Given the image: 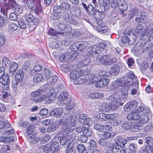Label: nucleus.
<instances>
[{
	"label": "nucleus",
	"mask_w": 153,
	"mask_h": 153,
	"mask_svg": "<svg viewBox=\"0 0 153 153\" xmlns=\"http://www.w3.org/2000/svg\"><path fill=\"white\" fill-rule=\"evenodd\" d=\"M109 75H110V73L108 72H107L105 71H101L98 73L99 76L101 77L108 76Z\"/></svg>",
	"instance_id": "54"
},
{
	"label": "nucleus",
	"mask_w": 153,
	"mask_h": 153,
	"mask_svg": "<svg viewBox=\"0 0 153 153\" xmlns=\"http://www.w3.org/2000/svg\"><path fill=\"white\" fill-rule=\"evenodd\" d=\"M62 15L63 19L66 22L74 25H76L77 23V22L76 20L73 19L71 17H70L68 13L63 11Z\"/></svg>",
	"instance_id": "15"
},
{
	"label": "nucleus",
	"mask_w": 153,
	"mask_h": 153,
	"mask_svg": "<svg viewBox=\"0 0 153 153\" xmlns=\"http://www.w3.org/2000/svg\"><path fill=\"white\" fill-rule=\"evenodd\" d=\"M4 68H1L0 69V82L2 85H6V89H9L8 85L10 83V81L8 76L4 74Z\"/></svg>",
	"instance_id": "8"
},
{
	"label": "nucleus",
	"mask_w": 153,
	"mask_h": 153,
	"mask_svg": "<svg viewBox=\"0 0 153 153\" xmlns=\"http://www.w3.org/2000/svg\"><path fill=\"white\" fill-rule=\"evenodd\" d=\"M2 62L3 64L5 65L6 67L7 66V64H10L11 63L10 60L5 56L3 57L2 60Z\"/></svg>",
	"instance_id": "57"
},
{
	"label": "nucleus",
	"mask_w": 153,
	"mask_h": 153,
	"mask_svg": "<svg viewBox=\"0 0 153 153\" xmlns=\"http://www.w3.org/2000/svg\"><path fill=\"white\" fill-rule=\"evenodd\" d=\"M84 74V70H76L71 71L70 74V77L72 79L76 80L80 76Z\"/></svg>",
	"instance_id": "12"
},
{
	"label": "nucleus",
	"mask_w": 153,
	"mask_h": 153,
	"mask_svg": "<svg viewBox=\"0 0 153 153\" xmlns=\"http://www.w3.org/2000/svg\"><path fill=\"white\" fill-rule=\"evenodd\" d=\"M26 4L29 8L35 11L36 13H38L41 10L40 4L37 5L35 0H27Z\"/></svg>",
	"instance_id": "10"
},
{
	"label": "nucleus",
	"mask_w": 153,
	"mask_h": 153,
	"mask_svg": "<svg viewBox=\"0 0 153 153\" xmlns=\"http://www.w3.org/2000/svg\"><path fill=\"white\" fill-rule=\"evenodd\" d=\"M18 125L19 126H22L26 128H27L31 125L28 123L26 122H23L22 120H20Z\"/></svg>",
	"instance_id": "52"
},
{
	"label": "nucleus",
	"mask_w": 153,
	"mask_h": 153,
	"mask_svg": "<svg viewBox=\"0 0 153 153\" xmlns=\"http://www.w3.org/2000/svg\"><path fill=\"white\" fill-rule=\"evenodd\" d=\"M77 148L78 151L79 153H82L85 150V147L82 144H78L77 146Z\"/></svg>",
	"instance_id": "46"
},
{
	"label": "nucleus",
	"mask_w": 153,
	"mask_h": 153,
	"mask_svg": "<svg viewBox=\"0 0 153 153\" xmlns=\"http://www.w3.org/2000/svg\"><path fill=\"white\" fill-rule=\"evenodd\" d=\"M59 127V124H54L51 126H48L47 128V131L48 132H51L55 131Z\"/></svg>",
	"instance_id": "36"
},
{
	"label": "nucleus",
	"mask_w": 153,
	"mask_h": 153,
	"mask_svg": "<svg viewBox=\"0 0 153 153\" xmlns=\"http://www.w3.org/2000/svg\"><path fill=\"white\" fill-rule=\"evenodd\" d=\"M85 114H81L79 118V121L80 123H84L85 121Z\"/></svg>",
	"instance_id": "62"
},
{
	"label": "nucleus",
	"mask_w": 153,
	"mask_h": 153,
	"mask_svg": "<svg viewBox=\"0 0 153 153\" xmlns=\"http://www.w3.org/2000/svg\"><path fill=\"white\" fill-rule=\"evenodd\" d=\"M149 118L147 115L144 114H141L140 115L138 122L141 124L146 123L149 120Z\"/></svg>",
	"instance_id": "25"
},
{
	"label": "nucleus",
	"mask_w": 153,
	"mask_h": 153,
	"mask_svg": "<svg viewBox=\"0 0 153 153\" xmlns=\"http://www.w3.org/2000/svg\"><path fill=\"white\" fill-rule=\"evenodd\" d=\"M63 113V109L61 107L55 108L52 110L50 112L51 116H55L58 118Z\"/></svg>",
	"instance_id": "18"
},
{
	"label": "nucleus",
	"mask_w": 153,
	"mask_h": 153,
	"mask_svg": "<svg viewBox=\"0 0 153 153\" xmlns=\"http://www.w3.org/2000/svg\"><path fill=\"white\" fill-rule=\"evenodd\" d=\"M24 72L22 70H18L16 72L15 75V79H16L18 82H21L24 76Z\"/></svg>",
	"instance_id": "21"
},
{
	"label": "nucleus",
	"mask_w": 153,
	"mask_h": 153,
	"mask_svg": "<svg viewBox=\"0 0 153 153\" xmlns=\"http://www.w3.org/2000/svg\"><path fill=\"white\" fill-rule=\"evenodd\" d=\"M111 5L113 8H116L119 6V3L117 0H112L111 2Z\"/></svg>",
	"instance_id": "53"
},
{
	"label": "nucleus",
	"mask_w": 153,
	"mask_h": 153,
	"mask_svg": "<svg viewBox=\"0 0 153 153\" xmlns=\"http://www.w3.org/2000/svg\"><path fill=\"white\" fill-rule=\"evenodd\" d=\"M136 77L132 72L129 71L126 76L113 82V87L115 89L120 86H127L129 88L131 87H132V88H137L138 86V82L136 80Z\"/></svg>",
	"instance_id": "3"
},
{
	"label": "nucleus",
	"mask_w": 153,
	"mask_h": 153,
	"mask_svg": "<svg viewBox=\"0 0 153 153\" xmlns=\"http://www.w3.org/2000/svg\"><path fill=\"white\" fill-rule=\"evenodd\" d=\"M11 126L9 122H5L3 121L0 120V129L6 128H8L11 127Z\"/></svg>",
	"instance_id": "32"
},
{
	"label": "nucleus",
	"mask_w": 153,
	"mask_h": 153,
	"mask_svg": "<svg viewBox=\"0 0 153 153\" xmlns=\"http://www.w3.org/2000/svg\"><path fill=\"white\" fill-rule=\"evenodd\" d=\"M137 111L141 114L148 113L150 111V109L149 107H144L143 105H141L137 108Z\"/></svg>",
	"instance_id": "23"
},
{
	"label": "nucleus",
	"mask_w": 153,
	"mask_h": 153,
	"mask_svg": "<svg viewBox=\"0 0 153 153\" xmlns=\"http://www.w3.org/2000/svg\"><path fill=\"white\" fill-rule=\"evenodd\" d=\"M145 149L147 153H152L153 152V148L150 145L146 146Z\"/></svg>",
	"instance_id": "61"
},
{
	"label": "nucleus",
	"mask_w": 153,
	"mask_h": 153,
	"mask_svg": "<svg viewBox=\"0 0 153 153\" xmlns=\"http://www.w3.org/2000/svg\"><path fill=\"white\" fill-rule=\"evenodd\" d=\"M142 36H147V41L142 47L140 44H136L132 52L136 56H138L140 52H143V49H146L153 52V27L150 28L148 26L146 30H144L141 34Z\"/></svg>",
	"instance_id": "2"
},
{
	"label": "nucleus",
	"mask_w": 153,
	"mask_h": 153,
	"mask_svg": "<svg viewBox=\"0 0 153 153\" xmlns=\"http://www.w3.org/2000/svg\"><path fill=\"white\" fill-rule=\"evenodd\" d=\"M108 126L106 125H103L97 124L94 126V128L97 130L102 132L104 131V129L107 130V128H108Z\"/></svg>",
	"instance_id": "28"
},
{
	"label": "nucleus",
	"mask_w": 153,
	"mask_h": 153,
	"mask_svg": "<svg viewBox=\"0 0 153 153\" xmlns=\"http://www.w3.org/2000/svg\"><path fill=\"white\" fill-rule=\"evenodd\" d=\"M10 150V147L7 145H5L1 148L0 150L1 153H6L7 151Z\"/></svg>",
	"instance_id": "50"
},
{
	"label": "nucleus",
	"mask_w": 153,
	"mask_h": 153,
	"mask_svg": "<svg viewBox=\"0 0 153 153\" xmlns=\"http://www.w3.org/2000/svg\"><path fill=\"white\" fill-rule=\"evenodd\" d=\"M7 143H9L13 142L16 139L15 137L14 136L6 137Z\"/></svg>",
	"instance_id": "60"
},
{
	"label": "nucleus",
	"mask_w": 153,
	"mask_h": 153,
	"mask_svg": "<svg viewBox=\"0 0 153 153\" xmlns=\"http://www.w3.org/2000/svg\"><path fill=\"white\" fill-rule=\"evenodd\" d=\"M15 12L18 14H20L22 12V7L19 5H18L16 4H15V6H13Z\"/></svg>",
	"instance_id": "47"
},
{
	"label": "nucleus",
	"mask_w": 153,
	"mask_h": 153,
	"mask_svg": "<svg viewBox=\"0 0 153 153\" xmlns=\"http://www.w3.org/2000/svg\"><path fill=\"white\" fill-rule=\"evenodd\" d=\"M76 45L78 47V49L81 51L87 47V42H78L76 43Z\"/></svg>",
	"instance_id": "27"
},
{
	"label": "nucleus",
	"mask_w": 153,
	"mask_h": 153,
	"mask_svg": "<svg viewBox=\"0 0 153 153\" xmlns=\"http://www.w3.org/2000/svg\"><path fill=\"white\" fill-rule=\"evenodd\" d=\"M110 102L108 104L110 110H114L119 107L120 103L122 99L117 95H113L110 96L108 98Z\"/></svg>",
	"instance_id": "7"
},
{
	"label": "nucleus",
	"mask_w": 153,
	"mask_h": 153,
	"mask_svg": "<svg viewBox=\"0 0 153 153\" xmlns=\"http://www.w3.org/2000/svg\"><path fill=\"white\" fill-rule=\"evenodd\" d=\"M57 79L58 77L56 75H53L48 79L47 84L48 85L53 84L56 82Z\"/></svg>",
	"instance_id": "29"
},
{
	"label": "nucleus",
	"mask_w": 153,
	"mask_h": 153,
	"mask_svg": "<svg viewBox=\"0 0 153 153\" xmlns=\"http://www.w3.org/2000/svg\"><path fill=\"white\" fill-rule=\"evenodd\" d=\"M25 20L28 22H32L34 19L33 16L30 13H28L25 14Z\"/></svg>",
	"instance_id": "33"
},
{
	"label": "nucleus",
	"mask_w": 153,
	"mask_h": 153,
	"mask_svg": "<svg viewBox=\"0 0 153 153\" xmlns=\"http://www.w3.org/2000/svg\"><path fill=\"white\" fill-rule=\"evenodd\" d=\"M103 50V48H102L99 46H98L94 45L92 47L91 46L88 48L87 49V52L89 55L92 54L93 57L96 58V61L100 63L103 65H109L110 62H108V60L107 59V56L106 55L97 58L101 54Z\"/></svg>",
	"instance_id": "4"
},
{
	"label": "nucleus",
	"mask_w": 153,
	"mask_h": 153,
	"mask_svg": "<svg viewBox=\"0 0 153 153\" xmlns=\"http://www.w3.org/2000/svg\"><path fill=\"white\" fill-rule=\"evenodd\" d=\"M67 26H66L64 23H61L59 24L58 28L59 30L62 31L65 30V31H66L67 29L68 28L67 27Z\"/></svg>",
	"instance_id": "55"
},
{
	"label": "nucleus",
	"mask_w": 153,
	"mask_h": 153,
	"mask_svg": "<svg viewBox=\"0 0 153 153\" xmlns=\"http://www.w3.org/2000/svg\"><path fill=\"white\" fill-rule=\"evenodd\" d=\"M109 82L108 79L101 78L97 81L95 83V86L97 87H102L106 86Z\"/></svg>",
	"instance_id": "14"
},
{
	"label": "nucleus",
	"mask_w": 153,
	"mask_h": 153,
	"mask_svg": "<svg viewBox=\"0 0 153 153\" xmlns=\"http://www.w3.org/2000/svg\"><path fill=\"white\" fill-rule=\"evenodd\" d=\"M105 10H103L102 11H95L94 12V15L96 18L98 19H101L104 17L105 15L104 12Z\"/></svg>",
	"instance_id": "26"
},
{
	"label": "nucleus",
	"mask_w": 153,
	"mask_h": 153,
	"mask_svg": "<svg viewBox=\"0 0 153 153\" xmlns=\"http://www.w3.org/2000/svg\"><path fill=\"white\" fill-rule=\"evenodd\" d=\"M48 113V110L45 108L41 109L39 112V114L41 115L45 116Z\"/></svg>",
	"instance_id": "63"
},
{
	"label": "nucleus",
	"mask_w": 153,
	"mask_h": 153,
	"mask_svg": "<svg viewBox=\"0 0 153 153\" xmlns=\"http://www.w3.org/2000/svg\"><path fill=\"white\" fill-rule=\"evenodd\" d=\"M99 119L100 120L102 121H105L108 120L107 119V114L103 113L100 114Z\"/></svg>",
	"instance_id": "58"
},
{
	"label": "nucleus",
	"mask_w": 153,
	"mask_h": 153,
	"mask_svg": "<svg viewBox=\"0 0 153 153\" xmlns=\"http://www.w3.org/2000/svg\"><path fill=\"white\" fill-rule=\"evenodd\" d=\"M107 127H108L107 130L106 129L105 130L104 129V131L102 132V133L101 134V137L103 139H108L111 136V134L110 130L111 127L110 126H108Z\"/></svg>",
	"instance_id": "22"
},
{
	"label": "nucleus",
	"mask_w": 153,
	"mask_h": 153,
	"mask_svg": "<svg viewBox=\"0 0 153 153\" xmlns=\"http://www.w3.org/2000/svg\"><path fill=\"white\" fill-rule=\"evenodd\" d=\"M34 128V126L31 125L27 128V129L25 132V134L29 136L33 131Z\"/></svg>",
	"instance_id": "48"
},
{
	"label": "nucleus",
	"mask_w": 153,
	"mask_h": 153,
	"mask_svg": "<svg viewBox=\"0 0 153 153\" xmlns=\"http://www.w3.org/2000/svg\"><path fill=\"white\" fill-rule=\"evenodd\" d=\"M143 29V26L142 24H139L136 28L135 30L136 34H138L140 33Z\"/></svg>",
	"instance_id": "45"
},
{
	"label": "nucleus",
	"mask_w": 153,
	"mask_h": 153,
	"mask_svg": "<svg viewBox=\"0 0 153 153\" xmlns=\"http://www.w3.org/2000/svg\"><path fill=\"white\" fill-rule=\"evenodd\" d=\"M114 65H112L110 70V73L113 75H116L119 73L121 67L120 63Z\"/></svg>",
	"instance_id": "16"
},
{
	"label": "nucleus",
	"mask_w": 153,
	"mask_h": 153,
	"mask_svg": "<svg viewBox=\"0 0 153 153\" xmlns=\"http://www.w3.org/2000/svg\"><path fill=\"white\" fill-rule=\"evenodd\" d=\"M71 67L68 64L63 65L61 67V70L64 72L67 73L70 70Z\"/></svg>",
	"instance_id": "35"
},
{
	"label": "nucleus",
	"mask_w": 153,
	"mask_h": 153,
	"mask_svg": "<svg viewBox=\"0 0 153 153\" xmlns=\"http://www.w3.org/2000/svg\"><path fill=\"white\" fill-rule=\"evenodd\" d=\"M138 102L134 100L132 101L129 102L124 106L125 111H126L130 110H133L135 109L137 107Z\"/></svg>",
	"instance_id": "13"
},
{
	"label": "nucleus",
	"mask_w": 153,
	"mask_h": 153,
	"mask_svg": "<svg viewBox=\"0 0 153 153\" xmlns=\"http://www.w3.org/2000/svg\"><path fill=\"white\" fill-rule=\"evenodd\" d=\"M145 142L148 144H153V139L151 137H148L145 139Z\"/></svg>",
	"instance_id": "64"
},
{
	"label": "nucleus",
	"mask_w": 153,
	"mask_h": 153,
	"mask_svg": "<svg viewBox=\"0 0 153 153\" xmlns=\"http://www.w3.org/2000/svg\"><path fill=\"white\" fill-rule=\"evenodd\" d=\"M60 7L62 10H66L70 8V5L68 3L64 2L61 3Z\"/></svg>",
	"instance_id": "39"
},
{
	"label": "nucleus",
	"mask_w": 153,
	"mask_h": 153,
	"mask_svg": "<svg viewBox=\"0 0 153 153\" xmlns=\"http://www.w3.org/2000/svg\"><path fill=\"white\" fill-rule=\"evenodd\" d=\"M53 144L54 145V147H53V143H49L45 146H43L42 148L43 149L45 152L48 153L53 150H57V148L59 147V144L58 142H55Z\"/></svg>",
	"instance_id": "11"
},
{
	"label": "nucleus",
	"mask_w": 153,
	"mask_h": 153,
	"mask_svg": "<svg viewBox=\"0 0 153 153\" xmlns=\"http://www.w3.org/2000/svg\"><path fill=\"white\" fill-rule=\"evenodd\" d=\"M68 93L65 92L62 93L58 96L57 103L59 105H63L66 104L69 101L67 100L68 99Z\"/></svg>",
	"instance_id": "9"
},
{
	"label": "nucleus",
	"mask_w": 153,
	"mask_h": 153,
	"mask_svg": "<svg viewBox=\"0 0 153 153\" xmlns=\"http://www.w3.org/2000/svg\"><path fill=\"white\" fill-rule=\"evenodd\" d=\"M78 140L83 142H86L88 140L87 136L84 134L80 135L78 136Z\"/></svg>",
	"instance_id": "43"
},
{
	"label": "nucleus",
	"mask_w": 153,
	"mask_h": 153,
	"mask_svg": "<svg viewBox=\"0 0 153 153\" xmlns=\"http://www.w3.org/2000/svg\"><path fill=\"white\" fill-rule=\"evenodd\" d=\"M99 110L101 112H105L108 111L110 110L108 104L105 103L102 104L99 108Z\"/></svg>",
	"instance_id": "30"
},
{
	"label": "nucleus",
	"mask_w": 153,
	"mask_h": 153,
	"mask_svg": "<svg viewBox=\"0 0 153 153\" xmlns=\"http://www.w3.org/2000/svg\"><path fill=\"white\" fill-rule=\"evenodd\" d=\"M120 2L121 6H123L125 10H127L128 7V5L127 4V2L124 0H120Z\"/></svg>",
	"instance_id": "56"
},
{
	"label": "nucleus",
	"mask_w": 153,
	"mask_h": 153,
	"mask_svg": "<svg viewBox=\"0 0 153 153\" xmlns=\"http://www.w3.org/2000/svg\"><path fill=\"white\" fill-rule=\"evenodd\" d=\"M76 117V115L74 114L71 115L68 118H63L58 120L59 123L62 126V128L65 130L60 133L58 137L61 145L68 146L71 143V140H70V136L67 134L74 129Z\"/></svg>",
	"instance_id": "1"
},
{
	"label": "nucleus",
	"mask_w": 153,
	"mask_h": 153,
	"mask_svg": "<svg viewBox=\"0 0 153 153\" xmlns=\"http://www.w3.org/2000/svg\"><path fill=\"white\" fill-rule=\"evenodd\" d=\"M29 141L33 144L36 143L39 140V139L36 137V135L34 134H32L30 137L29 139Z\"/></svg>",
	"instance_id": "38"
},
{
	"label": "nucleus",
	"mask_w": 153,
	"mask_h": 153,
	"mask_svg": "<svg viewBox=\"0 0 153 153\" xmlns=\"http://www.w3.org/2000/svg\"><path fill=\"white\" fill-rule=\"evenodd\" d=\"M2 98L3 100L6 102H9V99L11 97V95L5 92H3L1 95Z\"/></svg>",
	"instance_id": "34"
},
{
	"label": "nucleus",
	"mask_w": 153,
	"mask_h": 153,
	"mask_svg": "<svg viewBox=\"0 0 153 153\" xmlns=\"http://www.w3.org/2000/svg\"><path fill=\"white\" fill-rule=\"evenodd\" d=\"M88 55H87V56H84L83 59L81 60L78 64V65L80 67H83L85 66L86 65L88 64L91 61L90 59L88 56V55H92V54L89 55V53H88Z\"/></svg>",
	"instance_id": "19"
},
{
	"label": "nucleus",
	"mask_w": 153,
	"mask_h": 153,
	"mask_svg": "<svg viewBox=\"0 0 153 153\" xmlns=\"http://www.w3.org/2000/svg\"><path fill=\"white\" fill-rule=\"evenodd\" d=\"M85 121L84 123L83 126L87 128L89 126H91L92 123V120L89 118H85Z\"/></svg>",
	"instance_id": "42"
},
{
	"label": "nucleus",
	"mask_w": 153,
	"mask_h": 153,
	"mask_svg": "<svg viewBox=\"0 0 153 153\" xmlns=\"http://www.w3.org/2000/svg\"><path fill=\"white\" fill-rule=\"evenodd\" d=\"M136 39H131L129 36H123L121 39V41L124 44L128 43L129 45H132L135 41Z\"/></svg>",
	"instance_id": "20"
},
{
	"label": "nucleus",
	"mask_w": 153,
	"mask_h": 153,
	"mask_svg": "<svg viewBox=\"0 0 153 153\" xmlns=\"http://www.w3.org/2000/svg\"><path fill=\"white\" fill-rule=\"evenodd\" d=\"M127 142V140L124 138L119 139L116 142L110 146L107 153H126L125 146Z\"/></svg>",
	"instance_id": "6"
},
{
	"label": "nucleus",
	"mask_w": 153,
	"mask_h": 153,
	"mask_svg": "<svg viewBox=\"0 0 153 153\" xmlns=\"http://www.w3.org/2000/svg\"><path fill=\"white\" fill-rule=\"evenodd\" d=\"M42 75L40 74H37L34 75L33 80L35 83H39L42 81Z\"/></svg>",
	"instance_id": "31"
},
{
	"label": "nucleus",
	"mask_w": 153,
	"mask_h": 153,
	"mask_svg": "<svg viewBox=\"0 0 153 153\" xmlns=\"http://www.w3.org/2000/svg\"><path fill=\"white\" fill-rule=\"evenodd\" d=\"M18 67L17 63L16 62H13L10 65L9 68V73L12 76L13 75L17 70Z\"/></svg>",
	"instance_id": "24"
},
{
	"label": "nucleus",
	"mask_w": 153,
	"mask_h": 153,
	"mask_svg": "<svg viewBox=\"0 0 153 153\" xmlns=\"http://www.w3.org/2000/svg\"><path fill=\"white\" fill-rule=\"evenodd\" d=\"M136 145L133 143L131 144L129 147V153H134L136 151Z\"/></svg>",
	"instance_id": "44"
},
{
	"label": "nucleus",
	"mask_w": 153,
	"mask_h": 153,
	"mask_svg": "<svg viewBox=\"0 0 153 153\" xmlns=\"http://www.w3.org/2000/svg\"><path fill=\"white\" fill-rule=\"evenodd\" d=\"M44 91L42 89H39L31 93V96L33 97L34 101L35 102H39L45 100V103L49 104L53 102L55 99V96L52 94L50 93L46 96L43 95Z\"/></svg>",
	"instance_id": "5"
},
{
	"label": "nucleus",
	"mask_w": 153,
	"mask_h": 153,
	"mask_svg": "<svg viewBox=\"0 0 153 153\" xmlns=\"http://www.w3.org/2000/svg\"><path fill=\"white\" fill-rule=\"evenodd\" d=\"M140 115H141L140 113H138L137 111L133 112L127 115V118L128 120H136L138 122Z\"/></svg>",
	"instance_id": "17"
},
{
	"label": "nucleus",
	"mask_w": 153,
	"mask_h": 153,
	"mask_svg": "<svg viewBox=\"0 0 153 153\" xmlns=\"http://www.w3.org/2000/svg\"><path fill=\"white\" fill-rule=\"evenodd\" d=\"M69 31H68L66 32L65 34L64 32H62L61 33L62 34V36H65L66 34L65 38L67 39H70L71 38H72L73 36V34L72 33V30H70Z\"/></svg>",
	"instance_id": "41"
},
{
	"label": "nucleus",
	"mask_w": 153,
	"mask_h": 153,
	"mask_svg": "<svg viewBox=\"0 0 153 153\" xmlns=\"http://www.w3.org/2000/svg\"><path fill=\"white\" fill-rule=\"evenodd\" d=\"M132 126L131 123L130 122H126L122 125V128L124 130H128L130 129Z\"/></svg>",
	"instance_id": "37"
},
{
	"label": "nucleus",
	"mask_w": 153,
	"mask_h": 153,
	"mask_svg": "<svg viewBox=\"0 0 153 153\" xmlns=\"http://www.w3.org/2000/svg\"><path fill=\"white\" fill-rule=\"evenodd\" d=\"M20 82H18L16 79H15V80L12 82V86L13 88V90L14 91L16 92L17 91V88L18 87V83Z\"/></svg>",
	"instance_id": "49"
},
{
	"label": "nucleus",
	"mask_w": 153,
	"mask_h": 153,
	"mask_svg": "<svg viewBox=\"0 0 153 153\" xmlns=\"http://www.w3.org/2000/svg\"><path fill=\"white\" fill-rule=\"evenodd\" d=\"M7 21L5 18L0 15V27L6 24Z\"/></svg>",
	"instance_id": "51"
},
{
	"label": "nucleus",
	"mask_w": 153,
	"mask_h": 153,
	"mask_svg": "<svg viewBox=\"0 0 153 153\" xmlns=\"http://www.w3.org/2000/svg\"><path fill=\"white\" fill-rule=\"evenodd\" d=\"M75 105L74 103H68L66 106V108L67 110L70 111L74 108Z\"/></svg>",
	"instance_id": "59"
},
{
	"label": "nucleus",
	"mask_w": 153,
	"mask_h": 153,
	"mask_svg": "<svg viewBox=\"0 0 153 153\" xmlns=\"http://www.w3.org/2000/svg\"><path fill=\"white\" fill-rule=\"evenodd\" d=\"M8 27L9 30L12 31H15L18 28L17 25L12 23H10L8 25Z\"/></svg>",
	"instance_id": "40"
}]
</instances>
